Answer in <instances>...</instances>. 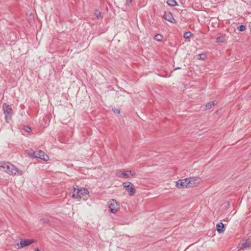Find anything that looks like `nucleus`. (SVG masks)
<instances>
[{"instance_id": "obj_27", "label": "nucleus", "mask_w": 251, "mask_h": 251, "mask_svg": "<svg viewBox=\"0 0 251 251\" xmlns=\"http://www.w3.org/2000/svg\"><path fill=\"white\" fill-rule=\"evenodd\" d=\"M180 69V68L177 67V68H176L175 70H177V69Z\"/></svg>"}, {"instance_id": "obj_25", "label": "nucleus", "mask_w": 251, "mask_h": 251, "mask_svg": "<svg viewBox=\"0 0 251 251\" xmlns=\"http://www.w3.org/2000/svg\"><path fill=\"white\" fill-rule=\"evenodd\" d=\"M221 38H222L221 37H217V39H216V42H218V43L221 42Z\"/></svg>"}, {"instance_id": "obj_19", "label": "nucleus", "mask_w": 251, "mask_h": 251, "mask_svg": "<svg viewBox=\"0 0 251 251\" xmlns=\"http://www.w3.org/2000/svg\"><path fill=\"white\" fill-rule=\"evenodd\" d=\"M191 35H192L191 32H186L184 34L183 37L185 39H189Z\"/></svg>"}, {"instance_id": "obj_7", "label": "nucleus", "mask_w": 251, "mask_h": 251, "mask_svg": "<svg viewBox=\"0 0 251 251\" xmlns=\"http://www.w3.org/2000/svg\"><path fill=\"white\" fill-rule=\"evenodd\" d=\"M188 178H186L182 179H179L176 182V186L177 188H188Z\"/></svg>"}, {"instance_id": "obj_21", "label": "nucleus", "mask_w": 251, "mask_h": 251, "mask_svg": "<svg viewBox=\"0 0 251 251\" xmlns=\"http://www.w3.org/2000/svg\"><path fill=\"white\" fill-rule=\"evenodd\" d=\"M198 58L199 59H204L205 57V55L204 54H198Z\"/></svg>"}, {"instance_id": "obj_12", "label": "nucleus", "mask_w": 251, "mask_h": 251, "mask_svg": "<svg viewBox=\"0 0 251 251\" xmlns=\"http://www.w3.org/2000/svg\"><path fill=\"white\" fill-rule=\"evenodd\" d=\"M119 176L120 177H124L125 178H130L129 176V171H124L121 173H120L119 174Z\"/></svg>"}, {"instance_id": "obj_16", "label": "nucleus", "mask_w": 251, "mask_h": 251, "mask_svg": "<svg viewBox=\"0 0 251 251\" xmlns=\"http://www.w3.org/2000/svg\"><path fill=\"white\" fill-rule=\"evenodd\" d=\"M215 104V101H211L207 103L206 105V109H210L212 106H213Z\"/></svg>"}, {"instance_id": "obj_11", "label": "nucleus", "mask_w": 251, "mask_h": 251, "mask_svg": "<svg viewBox=\"0 0 251 251\" xmlns=\"http://www.w3.org/2000/svg\"><path fill=\"white\" fill-rule=\"evenodd\" d=\"M216 229L219 233H223L225 230L224 225L222 223H218L216 225Z\"/></svg>"}, {"instance_id": "obj_4", "label": "nucleus", "mask_w": 251, "mask_h": 251, "mask_svg": "<svg viewBox=\"0 0 251 251\" xmlns=\"http://www.w3.org/2000/svg\"><path fill=\"white\" fill-rule=\"evenodd\" d=\"M109 211L111 213H115L120 208L119 203L115 200L112 199L108 202Z\"/></svg>"}, {"instance_id": "obj_26", "label": "nucleus", "mask_w": 251, "mask_h": 251, "mask_svg": "<svg viewBox=\"0 0 251 251\" xmlns=\"http://www.w3.org/2000/svg\"><path fill=\"white\" fill-rule=\"evenodd\" d=\"M35 251H40V250L38 248H36L35 250Z\"/></svg>"}, {"instance_id": "obj_8", "label": "nucleus", "mask_w": 251, "mask_h": 251, "mask_svg": "<svg viewBox=\"0 0 251 251\" xmlns=\"http://www.w3.org/2000/svg\"><path fill=\"white\" fill-rule=\"evenodd\" d=\"M163 18L169 22L175 23V20L172 14L170 12H165L164 13Z\"/></svg>"}, {"instance_id": "obj_17", "label": "nucleus", "mask_w": 251, "mask_h": 251, "mask_svg": "<svg viewBox=\"0 0 251 251\" xmlns=\"http://www.w3.org/2000/svg\"><path fill=\"white\" fill-rule=\"evenodd\" d=\"M237 29H238V30H239L240 31H244L246 30V27L245 25H239L238 27H237Z\"/></svg>"}, {"instance_id": "obj_9", "label": "nucleus", "mask_w": 251, "mask_h": 251, "mask_svg": "<svg viewBox=\"0 0 251 251\" xmlns=\"http://www.w3.org/2000/svg\"><path fill=\"white\" fill-rule=\"evenodd\" d=\"M35 157L36 158H39L42 159L44 160H47L48 156L47 154H46L44 151L41 150L39 151L36 153L34 152Z\"/></svg>"}, {"instance_id": "obj_3", "label": "nucleus", "mask_w": 251, "mask_h": 251, "mask_svg": "<svg viewBox=\"0 0 251 251\" xmlns=\"http://www.w3.org/2000/svg\"><path fill=\"white\" fill-rule=\"evenodd\" d=\"M123 186L128 193L130 196H133L136 192L134 185L130 182H124Z\"/></svg>"}, {"instance_id": "obj_15", "label": "nucleus", "mask_w": 251, "mask_h": 251, "mask_svg": "<svg viewBox=\"0 0 251 251\" xmlns=\"http://www.w3.org/2000/svg\"><path fill=\"white\" fill-rule=\"evenodd\" d=\"M167 3L171 6H175L177 5V2L175 0H168Z\"/></svg>"}, {"instance_id": "obj_20", "label": "nucleus", "mask_w": 251, "mask_h": 251, "mask_svg": "<svg viewBox=\"0 0 251 251\" xmlns=\"http://www.w3.org/2000/svg\"><path fill=\"white\" fill-rule=\"evenodd\" d=\"M24 130L27 133H30L31 131V128L29 126H25L24 127Z\"/></svg>"}, {"instance_id": "obj_2", "label": "nucleus", "mask_w": 251, "mask_h": 251, "mask_svg": "<svg viewBox=\"0 0 251 251\" xmlns=\"http://www.w3.org/2000/svg\"><path fill=\"white\" fill-rule=\"evenodd\" d=\"M72 197L74 199L80 198L88 193L87 189L80 188H74L72 192Z\"/></svg>"}, {"instance_id": "obj_14", "label": "nucleus", "mask_w": 251, "mask_h": 251, "mask_svg": "<svg viewBox=\"0 0 251 251\" xmlns=\"http://www.w3.org/2000/svg\"><path fill=\"white\" fill-rule=\"evenodd\" d=\"M251 244L250 242H248V241H246L244 243H242L241 244H240V249H243L244 248H247L249 247L250 246Z\"/></svg>"}, {"instance_id": "obj_23", "label": "nucleus", "mask_w": 251, "mask_h": 251, "mask_svg": "<svg viewBox=\"0 0 251 251\" xmlns=\"http://www.w3.org/2000/svg\"><path fill=\"white\" fill-rule=\"evenodd\" d=\"M43 223L47 224L49 223V220L48 218H43L41 220Z\"/></svg>"}, {"instance_id": "obj_5", "label": "nucleus", "mask_w": 251, "mask_h": 251, "mask_svg": "<svg viewBox=\"0 0 251 251\" xmlns=\"http://www.w3.org/2000/svg\"><path fill=\"white\" fill-rule=\"evenodd\" d=\"M3 111L5 115V119L6 121L8 122V120L10 119L11 118V115L12 114V108L9 105L5 103L3 105Z\"/></svg>"}, {"instance_id": "obj_10", "label": "nucleus", "mask_w": 251, "mask_h": 251, "mask_svg": "<svg viewBox=\"0 0 251 251\" xmlns=\"http://www.w3.org/2000/svg\"><path fill=\"white\" fill-rule=\"evenodd\" d=\"M34 241L33 239H21L20 241V248H22L25 246H28L32 243H34Z\"/></svg>"}, {"instance_id": "obj_6", "label": "nucleus", "mask_w": 251, "mask_h": 251, "mask_svg": "<svg viewBox=\"0 0 251 251\" xmlns=\"http://www.w3.org/2000/svg\"><path fill=\"white\" fill-rule=\"evenodd\" d=\"M188 179V187H194L195 185L200 183L201 181V178L199 177H189Z\"/></svg>"}, {"instance_id": "obj_24", "label": "nucleus", "mask_w": 251, "mask_h": 251, "mask_svg": "<svg viewBox=\"0 0 251 251\" xmlns=\"http://www.w3.org/2000/svg\"><path fill=\"white\" fill-rule=\"evenodd\" d=\"M114 112L115 113L120 114V110L119 109H115L113 110Z\"/></svg>"}, {"instance_id": "obj_13", "label": "nucleus", "mask_w": 251, "mask_h": 251, "mask_svg": "<svg viewBox=\"0 0 251 251\" xmlns=\"http://www.w3.org/2000/svg\"><path fill=\"white\" fill-rule=\"evenodd\" d=\"M94 14L96 17L97 19L102 18L101 13L98 9L95 10Z\"/></svg>"}, {"instance_id": "obj_18", "label": "nucleus", "mask_w": 251, "mask_h": 251, "mask_svg": "<svg viewBox=\"0 0 251 251\" xmlns=\"http://www.w3.org/2000/svg\"><path fill=\"white\" fill-rule=\"evenodd\" d=\"M154 39L158 41H161L162 40V36L160 34H156L154 36Z\"/></svg>"}, {"instance_id": "obj_1", "label": "nucleus", "mask_w": 251, "mask_h": 251, "mask_svg": "<svg viewBox=\"0 0 251 251\" xmlns=\"http://www.w3.org/2000/svg\"><path fill=\"white\" fill-rule=\"evenodd\" d=\"M0 170L5 172L9 175H15L18 173L20 175L23 174V171L18 170L13 164L9 162H0Z\"/></svg>"}, {"instance_id": "obj_22", "label": "nucleus", "mask_w": 251, "mask_h": 251, "mask_svg": "<svg viewBox=\"0 0 251 251\" xmlns=\"http://www.w3.org/2000/svg\"><path fill=\"white\" fill-rule=\"evenodd\" d=\"M129 171V176H130V177L134 176L136 174L135 172H134L133 171Z\"/></svg>"}]
</instances>
